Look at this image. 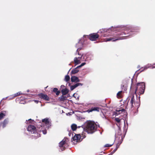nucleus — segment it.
Here are the masks:
<instances>
[{"label":"nucleus","mask_w":155,"mask_h":155,"mask_svg":"<svg viewBox=\"0 0 155 155\" xmlns=\"http://www.w3.org/2000/svg\"><path fill=\"white\" fill-rule=\"evenodd\" d=\"M97 128V125L95 122L89 120L85 123L83 129L88 134H92L96 130Z\"/></svg>","instance_id":"1"},{"label":"nucleus","mask_w":155,"mask_h":155,"mask_svg":"<svg viewBox=\"0 0 155 155\" xmlns=\"http://www.w3.org/2000/svg\"><path fill=\"white\" fill-rule=\"evenodd\" d=\"M145 85L144 82H141L137 84L136 88L134 91L135 93L138 94H143L144 93L145 89Z\"/></svg>","instance_id":"2"},{"label":"nucleus","mask_w":155,"mask_h":155,"mask_svg":"<svg viewBox=\"0 0 155 155\" xmlns=\"http://www.w3.org/2000/svg\"><path fill=\"white\" fill-rule=\"evenodd\" d=\"M123 33L124 34H125V33L124 32H123L121 34H117L116 35H114L113 37V38H105V41H110L112 40L113 41H115L117 40L124 39H126L127 38L126 37L127 36H124V37H117V36H120L123 34Z\"/></svg>","instance_id":"3"},{"label":"nucleus","mask_w":155,"mask_h":155,"mask_svg":"<svg viewBox=\"0 0 155 155\" xmlns=\"http://www.w3.org/2000/svg\"><path fill=\"white\" fill-rule=\"evenodd\" d=\"M121 130L120 128H119L117 130L115 135V140L118 141V142H120L122 140L123 141V137L122 136Z\"/></svg>","instance_id":"4"},{"label":"nucleus","mask_w":155,"mask_h":155,"mask_svg":"<svg viewBox=\"0 0 155 155\" xmlns=\"http://www.w3.org/2000/svg\"><path fill=\"white\" fill-rule=\"evenodd\" d=\"M99 37V35L96 33H93L88 35V37L90 40L92 41H96Z\"/></svg>","instance_id":"5"},{"label":"nucleus","mask_w":155,"mask_h":155,"mask_svg":"<svg viewBox=\"0 0 155 155\" xmlns=\"http://www.w3.org/2000/svg\"><path fill=\"white\" fill-rule=\"evenodd\" d=\"M127 101L128 103L130 101V103L131 104V108H132L134 107L133 104L135 103V99L134 95L133 94H131L129 96L127 99Z\"/></svg>","instance_id":"6"},{"label":"nucleus","mask_w":155,"mask_h":155,"mask_svg":"<svg viewBox=\"0 0 155 155\" xmlns=\"http://www.w3.org/2000/svg\"><path fill=\"white\" fill-rule=\"evenodd\" d=\"M67 139L64 138L59 143V146L61 148L62 151L64 150L66 148V145L67 144L66 143V140Z\"/></svg>","instance_id":"7"},{"label":"nucleus","mask_w":155,"mask_h":155,"mask_svg":"<svg viewBox=\"0 0 155 155\" xmlns=\"http://www.w3.org/2000/svg\"><path fill=\"white\" fill-rule=\"evenodd\" d=\"M38 96L40 98L45 101H50V99L49 97L46 94H45L42 93H41L38 94Z\"/></svg>","instance_id":"8"},{"label":"nucleus","mask_w":155,"mask_h":155,"mask_svg":"<svg viewBox=\"0 0 155 155\" xmlns=\"http://www.w3.org/2000/svg\"><path fill=\"white\" fill-rule=\"evenodd\" d=\"M76 48H78L77 50V52H78V55H81V57L83 55L81 54L79 51L81 50L82 49L83 47V44L81 43V42L79 41L77 44L76 45Z\"/></svg>","instance_id":"9"},{"label":"nucleus","mask_w":155,"mask_h":155,"mask_svg":"<svg viewBox=\"0 0 155 155\" xmlns=\"http://www.w3.org/2000/svg\"><path fill=\"white\" fill-rule=\"evenodd\" d=\"M27 130L30 132L31 134H34L36 131V127L32 125H29L27 128Z\"/></svg>","instance_id":"10"},{"label":"nucleus","mask_w":155,"mask_h":155,"mask_svg":"<svg viewBox=\"0 0 155 155\" xmlns=\"http://www.w3.org/2000/svg\"><path fill=\"white\" fill-rule=\"evenodd\" d=\"M101 110V108L97 107H92L91 108V109H88L87 110V111L88 113L92 112L93 111H96L98 112H99V111Z\"/></svg>","instance_id":"11"},{"label":"nucleus","mask_w":155,"mask_h":155,"mask_svg":"<svg viewBox=\"0 0 155 155\" xmlns=\"http://www.w3.org/2000/svg\"><path fill=\"white\" fill-rule=\"evenodd\" d=\"M42 122L45 124L48 128L51 126V123L48 118H45L43 119L42 120Z\"/></svg>","instance_id":"12"},{"label":"nucleus","mask_w":155,"mask_h":155,"mask_svg":"<svg viewBox=\"0 0 155 155\" xmlns=\"http://www.w3.org/2000/svg\"><path fill=\"white\" fill-rule=\"evenodd\" d=\"M127 82L126 81H124L121 84V89L124 91H126L127 87Z\"/></svg>","instance_id":"13"},{"label":"nucleus","mask_w":155,"mask_h":155,"mask_svg":"<svg viewBox=\"0 0 155 155\" xmlns=\"http://www.w3.org/2000/svg\"><path fill=\"white\" fill-rule=\"evenodd\" d=\"M83 84L81 83H77L75 84L74 85H72L70 87V89L71 91L73 90L75 88L78 87V86L81 85L82 86Z\"/></svg>","instance_id":"14"},{"label":"nucleus","mask_w":155,"mask_h":155,"mask_svg":"<svg viewBox=\"0 0 155 155\" xmlns=\"http://www.w3.org/2000/svg\"><path fill=\"white\" fill-rule=\"evenodd\" d=\"M71 81L72 82H78L80 81L78 78L76 76H72L71 78Z\"/></svg>","instance_id":"15"},{"label":"nucleus","mask_w":155,"mask_h":155,"mask_svg":"<svg viewBox=\"0 0 155 155\" xmlns=\"http://www.w3.org/2000/svg\"><path fill=\"white\" fill-rule=\"evenodd\" d=\"M81 137V136L80 134H75L73 137V140L74 141H77L78 140H79Z\"/></svg>","instance_id":"16"},{"label":"nucleus","mask_w":155,"mask_h":155,"mask_svg":"<svg viewBox=\"0 0 155 155\" xmlns=\"http://www.w3.org/2000/svg\"><path fill=\"white\" fill-rule=\"evenodd\" d=\"M122 143V140H121V141L120 142H118L116 145V146L115 148L114 149L112 152L111 153L112 154L114 153L117 149L119 147L121 143Z\"/></svg>","instance_id":"17"},{"label":"nucleus","mask_w":155,"mask_h":155,"mask_svg":"<svg viewBox=\"0 0 155 155\" xmlns=\"http://www.w3.org/2000/svg\"><path fill=\"white\" fill-rule=\"evenodd\" d=\"M69 92L68 90L65 88V89H63L61 90V92L63 95L67 94Z\"/></svg>","instance_id":"18"},{"label":"nucleus","mask_w":155,"mask_h":155,"mask_svg":"<svg viewBox=\"0 0 155 155\" xmlns=\"http://www.w3.org/2000/svg\"><path fill=\"white\" fill-rule=\"evenodd\" d=\"M52 92L55 93L57 96L59 95L60 93V91L58 90V89L57 88H54L53 89Z\"/></svg>","instance_id":"19"},{"label":"nucleus","mask_w":155,"mask_h":155,"mask_svg":"<svg viewBox=\"0 0 155 155\" xmlns=\"http://www.w3.org/2000/svg\"><path fill=\"white\" fill-rule=\"evenodd\" d=\"M64 95L63 94L58 98V100L60 101H64L67 99V97Z\"/></svg>","instance_id":"20"},{"label":"nucleus","mask_w":155,"mask_h":155,"mask_svg":"<svg viewBox=\"0 0 155 155\" xmlns=\"http://www.w3.org/2000/svg\"><path fill=\"white\" fill-rule=\"evenodd\" d=\"M125 110L124 109H121V110H116V112L115 113V114L116 115H117L119 114H120V112H124L125 111Z\"/></svg>","instance_id":"21"},{"label":"nucleus","mask_w":155,"mask_h":155,"mask_svg":"<svg viewBox=\"0 0 155 155\" xmlns=\"http://www.w3.org/2000/svg\"><path fill=\"white\" fill-rule=\"evenodd\" d=\"M6 111H2L0 114V120L2 119L5 115Z\"/></svg>","instance_id":"22"},{"label":"nucleus","mask_w":155,"mask_h":155,"mask_svg":"<svg viewBox=\"0 0 155 155\" xmlns=\"http://www.w3.org/2000/svg\"><path fill=\"white\" fill-rule=\"evenodd\" d=\"M78 68H77V67L73 69L71 71V73L73 74H75L78 73L79 71V70L78 69Z\"/></svg>","instance_id":"23"},{"label":"nucleus","mask_w":155,"mask_h":155,"mask_svg":"<svg viewBox=\"0 0 155 155\" xmlns=\"http://www.w3.org/2000/svg\"><path fill=\"white\" fill-rule=\"evenodd\" d=\"M77 128V125L75 124H73L71 125V128L73 131L75 130Z\"/></svg>","instance_id":"24"},{"label":"nucleus","mask_w":155,"mask_h":155,"mask_svg":"<svg viewBox=\"0 0 155 155\" xmlns=\"http://www.w3.org/2000/svg\"><path fill=\"white\" fill-rule=\"evenodd\" d=\"M8 120L6 119H5L4 120L2 123V127L3 128H4L5 127L6 125L8 124Z\"/></svg>","instance_id":"25"},{"label":"nucleus","mask_w":155,"mask_h":155,"mask_svg":"<svg viewBox=\"0 0 155 155\" xmlns=\"http://www.w3.org/2000/svg\"><path fill=\"white\" fill-rule=\"evenodd\" d=\"M74 61L75 64H78L80 63V60L78 59V58L77 57H75L74 59Z\"/></svg>","instance_id":"26"},{"label":"nucleus","mask_w":155,"mask_h":155,"mask_svg":"<svg viewBox=\"0 0 155 155\" xmlns=\"http://www.w3.org/2000/svg\"><path fill=\"white\" fill-rule=\"evenodd\" d=\"M122 91H119L117 94V97L119 98H121L122 96Z\"/></svg>","instance_id":"27"},{"label":"nucleus","mask_w":155,"mask_h":155,"mask_svg":"<svg viewBox=\"0 0 155 155\" xmlns=\"http://www.w3.org/2000/svg\"><path fill=\"white\" fill-rule=\"evenodd\" d=\"M70 78L69 76L68 75H66L65 76L64 80L66 82H68L70 80Z\"/></svg>","instance_id":"28"},{"label":"nucleus","mask_w":155,"mask_h":155,"mask_svg":"<svg viewBox=\"0 0 155 155\" xmlns=\"http://www.w3.org/2000/svg\"><path fill=\"white\" fill-rule=\"evenodd\" d=\"M113 145V143L111 144H105L104 146V147H110L111 146H112Z\"/></svg>","instance_id":"29"},{"label":"nucleus","mask_w":155,"mask_h":155,"mask_svg":"<svg viewBox=\"0 0 155 155\" xmlns=\"http://www.w3.org/2000/svg\"><path fill=\"white\" fill-rule=\"evenodd\" d=\"M115 120L118 123H119L120 121V119L118 118H115Z\"/></svg>","instance_id":"30"},{"label":"nucleus","mask_w":155,"mask_h":155,"mask_svg":"<svg viewBox=\"0 0 155 155\" xmlns=\"http://www.w3.org/2000/svg\"><path fill=\"white\" fill-rule=\"evenodd\" d=\"M85 64H86V63H85V62L83 63L80 65L78 66L77 67V68H80L81 67L84 65Z\"/></svg>","instance_id":"31"},{"label":"nucleus","mask_w":155,"mask_h":155,"mask_svg":"<svg viewBox=\"0 0 155 155\" xmlns=\"http://www.w3.org/2000/svg\"><path fill=\"white\" fill-rule=\"evenodd\" d=\"M21 94V93H20L19 92L15 94V96H18L19 95Z\"/></svg>","instance_id":"32"},{"label":"nucleus","mask_w":155,"mask_h":155,"mask_svg":"<svg viewBox=\"0 0 155 155\" xmlns=\"http://www.w3.org/2000/svg\"><path fill=\"white\" fill-rule=\"evenodd\" d=\"M148 68V67L147 66H145L144 68V69H143L142 70H141V71L142 72V71H143L144 70H146Z\"/></svg>","instance_id":"33"},{"label":"nucleus","mask_w":155,"mask_h":155,"mask_svg":"<svg viewBox=\"0 0 155 155\" xmlns=\"http://www.w3.org/2000/svg\"><path fill=\"white\" fill-rule=\"evenodd\" d=\"M43 133L44 134H45L47 133V131L46 130H44L42 131Z\"/></svg>","instance_id":"34"},{"label":"nucleus","mask_w":155,"mask_h":155,"mask_svg":"<svg viewBox=\"0 0 155 155\" xmlns=\"http://www.w3.org/2000/svg\"><path fill=\"white\" fill-rule=\"evenodd\" d=\"M34 101H35V102L37 103H38L39 101H37V100H35Z\"/></svg>","instance_id":"35"},{"label":"nucleus","mask_w":155,"mask_h":155,"mask_svg":"<svg viewBox=\"0 0 155 155\" xmlns=\"http://www.w3.org/2000/svg\"><path fill=\"white\" fill-rule=\"evenodd\" d=\"M65 87V86H64V85H61V88H62V87Z\"/></svg>","instance_id":"36"},{"label":"nucleus","mask_w":155,"mask_h":155,"mask_svg":"<svg viewBox=\"0 0 155 155\" xmlns=\"http://www.w3.org/2000/svg\"><path fill=\"white\" fill-rule=\"evenodd\" d=\"M87 36H87V35H84V36H83V37H84V38H86Z\"/></svg>","instance_id":"37"},{"label":"nucleus","mask_w":155,"mask_h":155,"mask_svg":"<svg viewBox=\"0 0 155 155\" xmlns=\"http://www.w3.org/2000/svg\"><path fill=\"white\" fill-rule=\"evenodd\" d=\"M132 88H133V87H132V86H131L130 87V89L132 90Z\"/></svg>","instance_id":"38"},{"label":"nucleus","mask_w":155,"mask_h":155,"mask_svg":"<svg viewBox=\"0 0 155 155\" xmlns=\"http://www.w3.org/2000/svg\"><path fill=\"white\" fill-rule=\"evenodd\" d=\"M31 120H31V119H29L28 120V121H30V120H31Z\"/></svg>","instance_id":"39"},{"label":"nucleus","mask_w":155,"mask_h":155,"mask_svg":"<svg viewBox=\"0 0 155 155\" xmlns=\"http://www.w3.org/2000/svg\"><path fill=\"white\" fill-rule=\"evenodd\" d=\"M133 79H131V82H132L131 84H132L133 83Z\"/></svg>","instance_id":"40"},{"label":"nucleus","mask_w":155,"mask_h":155,"mask_svg":"<svg viewBox=\"0 0 155 155\" xmlns=\"http://www.w3.org/2000/svg\"><path fill=\"white\" fill-rule=\"evenodd\" d=\"M137 104H138V106H139V104H138V103H137Z\"/></svg>","instance_id":"41"},{"label":"nucleus","mask_w":155,"mask_h":155,"mask_svg":"<svg viewBox=\"0 0 155 155\" xmlns=\"http://www.w3.org/2000/svg\"><path fill=\"white\" fill-rule=\"evenodd\" d=\"M48 87V86H47L46 87H45V88H46Z\"/></svg>","instance_id":"42"},{"label":"nucleus","mask_w":155,"mask_h":155,"mask_svg":"<svg viewBox=\"0 0 155 155\" xmlns=\"http://www.w3.org/2000/svg\"><path fill=\"white\" fill-rule=\"evenodd\" d=\"M78 58H80L79 57H78Z\"/></svg>","instance_id":"43"}]
</instances>
